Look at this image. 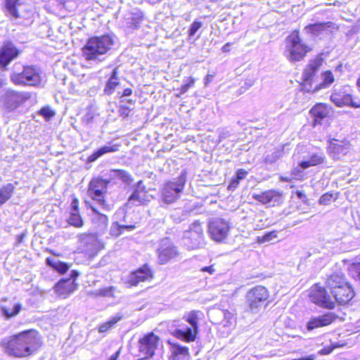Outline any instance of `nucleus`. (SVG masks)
I'll use <instances>...</instances> for the list:
<instances>
[{
  "label": "nucleus",
  "instance_id": "obj_50",
  "mask_svg": "<svg viewBox=\"0 0 360 360\" xmlns=\"http://www.w3.org/2000/svg\"><path fill=\"white\" fill-rule=\"evenodd\" d=\"M335 198L333 196V193H324L323 195H322L321 196V198H319V203L321 205H328L330 203V202L334 200Z\"/></svg>",
  "mask_w": 360,
  "mask_h": 360
},
{
  "label": "nucleus",
  "instance_id": "obj_16",
  "mask_svg": "<svg viewBox=\"0 0 360 360\" xmlns=\"http://www.w3.org/2000/svg\"><path fill=\"white\" fill-rule=\"evenodd\" d=\"M14 300L15 299L8 300L7 297H3L0 300V313L5 319L8 320L16 316L22 309V304Z\"/></svg>",
  "mask_w": 360,
  "mask_h": 360
},
{
  "label": "nucleus",
  "instance_id": "obj_4",
  "mask_svg": "<svg viewBox=\"0 0 360 360\" xmlns=\"http://www.w3.org/2000/svg\"><path fill=\"white\" fill-rule=\"evenodd\" d=\"M310 49L302 43L297 31H294L286 39V56L291 62L302 60Z\"/></svg>",
  "mask_w": 360,
  "mask_h": 360
},
{
  "label": "nucleus",
  "instance_id": "obj_54",
  "mask_svg": "<svg viewBox=\"0 0 360 360\" xmlns=\"http://www.w3.org/2000/svg\"><path fill=\"white\" fill-rule=\"evenodd\" d=\"M248 174V172L243 169H240L237 171L236 173V179L239 181L242 179H244Z\"/></svg>",
  "mask_w": 360,
  "mask_h": 360
},
{
  "label": "nucleus",
  "instance_id": "obj_15",
  "mask_svg": "<svg viewBox=\"0 0 360 360\" xmlns=\"http://www.w3.org/2000/svg\"><path fill=\"white\" fill-rule=\"evenodd\" d=\"M23 0H4L3 11L6 16L11 19H18L22 17L25 11Z\"/></svg>",
  "mask_w": 360,
  "mask_h": 360
},
{
  "label": "nucleus",
  "instance_id": "obj_24",
  "mask_svg": "<svg viewBox=\"0 0 360 360\" xmlns=\"http://www.w3.org/2000/svg\"><path fill=\"white\" fill-rule=\"evenodd\" d=\"M333 297L340 304L348 303L354 296V292L350 285L347 284L340 288L333 290Z\"/></svg>",
  "mask_w": 360,
  "mask_h": 360
},
{
  "label": "nucleus",
  "instance_id": "obj_56",
  "mask_svg": "<svg viewBox=\"0 0 360 360\" xmlns=\"http://www.w3.org/2000/svg\"><path fill=\"white\" fill-rule=\"evenodd\" d=\"M238 184H239L238 180H237L236 179H233L231 181V182L230 183V184L229 185V189L232 190V191L235 190L238 187Z\"/></svg>",
  "mask_w": 360,
  "mask_h": 360
},
{
  "label": "nucleus",
  "instance_id": "obj_42",
  "mask_svg": "<svg viewBox=\"0 0 360 360\" xmlns=\"http://www.w3.org/2000/svg\"><path fill=\"white\" fill-rule=\"evenodd\" d=\"M120 87V79L117 76V68H115L106 84L105 90H113Z\"/></svg>",
  "mask_w": 360,
  "mask_h": 360
},
{
  "label": "nucleus",
  "instance_id": "obj_47",
  "mask_svg": "<svg viewBox=\"0 0 360 360\" xmlns=\"http://www.w3.org/2000/svg\"><path fill=\"white\" fill-rule=\"evenodd\" d=\"M348 269L350 276L360 285V262L352 263Z\"/></svg>",
  "mask_w": 360,
  "mask_h": 360
},
{
  "label": "nucleus",
  "instance_id": "obj_38",
  "mask_svg": "<svg viewBox=\"0 0 360 360\" xmlns=\"http://www.w3.org/2000/svg\"><path fill=\"white\" fill-rule=\"evenodd\" d=\"M6 97V101L3 103V105H4L6 108L13 109L18 105V95L15 91H7Z\"/></svg>",
  "mask_w": 360,
  "mask_h": 360
},
{
  "label": "nucleus",
  "instance_id": "obj_62",
  "mask_svg": "<svg viewBox=\"0 0 360 360\" xmlns=\"http://www.w3.org/2000/svg\"><path fill=\"white\" fill-rule=\"evenodd\" d=\"M280 179H281V181H285V182H290L291 181V178L287 177V176H281Z\"/></svg>",
  "mask_w": 360,
  "mask_h": 360
},
{
  "label": "nucleus",
  "instance_id": "obj_9",
  "mask_svg": "<svg viewBox=\"0 0 360 360\" xmlns=\"http://www.w3.org/2000/svg\"><path fill=\"white\" fill-rule=\"evenodd\" d=\"M186 245L190 249L200 248L204 245V234L201 224L198 221L192 223L184 233Z\"/></svg>",
  "mask_w": 360,
  "mask_h": 360
},
{
  "label": "nucleus",
  "instance_id": "obj_40",
  "mask_svg": "<svg viewBox=\"0 0 360 360\" xmlns=\"http://www.w3.org/2000/svg\"><path fill=\"white\" fill-rule=\"evenodd\" d=\"M219 313L224 317L223 320L221 321V324L224 327L229 328L234 325L236 322V318L233 312H231L228 310H220Z\"/></svg>",
  "mask_w": 360,
  "mask_h": 360
},
{
  "label": "nucleus",
  "instance_id": "obj_64",
  "mask_svg": "<svg viewBox=\"0 0 360 360\" xmlns=\"http://www.w3.org/2000/svg\"><path fill=\"white\" fill-rule=\"evenodd\" d=\"M297 195L300 198H302L303 196H304V194L303 193V192L302 191H297Z\"/></svg>",
  "mask_w": 360,
  "mask_h": 360
},
{
  "label": "nucleus",
  "instance_id": "obj_53",
  "mask_svg": "<svg viewBox=\"0 0 360 360\" xmlns=\"http://www.w3.org/2000/svg\"><path fill=\"white\" fill-rule=\"evenodd\" d=\"M130 109L128 107H124L123 105H121L119 109V113L120 115L123 117L124 118L128 117L130 113Z\"/></svg>",
  "mask_w": 360,
  "mask_h": 360
},
{
  "label": "nucleus",
  "instance_id": "obj_51",
  "mask_svg": "<svg viewBox=\"0 0 360 360\" xmlns=\"http://www.w3.org/2000/svg\"><path fill=\"white\" fill-rule=\"evenodd\" d=\"M202 27V22L200 21H194L190 26L188 35L190 37H193L197 31Z\"/></svg>",
  "mask_w": 360,
  "mask_h": 360
},
{
  "label": "nucleus",
  "instance_id": "obj_12",
  "mask_svg": "<svg viewBox=\"0 0 360 360\" xmlns=\"http://www.w3.org/2000/svg\"><path fill=\"white\" fill-rule=\"evenodd\" d=\"M79 273L73 270L70 273V278L61 279L54 286L56 292L61 297H66L77 290V284L75 279L79 276Z\"/></svg>",
  "mask_w": 360,
  "mask_h": 360
},
{
  "label": "nucleus",
  "instance_id": "obj_36",
  "mask_svg": "<svg viewBox=\"0 0 360 360\" xmlns=\"http://www.w3.org/2000/svg\"><path fill=\"white\" fill-rule=\"evenodd\" d=\"M46 263L60 274L65 273L70 268V266L58 260H53L49 257L46 258Z\"/></svg>",
  "mask_w": 360,
  "mask_h": 360
},
{
  "label": "nucleus",
  "instance_id": "obj_29",
  "mask_svg": "<svg viewBox=\"0 0 360 360\" xmlns=\"http://www.w3.org/2000/svg\"><path fill=\"white\" fill-rule=\"evenodd\" d=\"M330 100L338 107L349 105H354L352 102L351 96L349 94H345V91L334 92L330 96Z\"/></svg>",
  "mask_w": 360,
  "mask_h": 360
},
{
  "label": "nucleus",
  "instance_id": "obj_1",
  "mask_svg": "<svg viewBox=\"0 0 360 360\" xmlns=\"http://www.w3.org/2000/svg\"><path fill=\"white\" fill-rule=\"evenodd\" d=\"M1 346L7 355L24 358L34 354L40 347L41 342L37 332L29 330L4 338Z\"/></svg>",
  "mask_w": 360,
  "mask_h": 360
},
{
  "label": "nucleus",
  "instance_id": "obj_61",
  "mask_svg": "<svg viewBox=\"0 0 360 360\" xmlns=\"http://www.w3.org/2000/svg\"><path fill=\"white\" fill-rule=\"evenodd\" d=\"M119 354H120V352H119V351H117V352H115L114 354H112V355L110 357L109 360H117V358H118Z\"/></svg>",
  "mask_w": 360,
  "mask_h": 360
},
{
  "label": "nucleus",
  "instance_id": "obj_17",
  "mask_svg": "<svg viewBox=\"0 0 360 360\" xmlns=\"http://www.w3.org/2000/svg\"><path fill=\"white\" fill-rule=\"evenodd\" d=\"M351 146L348 141L332 139L329 141L328 152L333 159H340L350 150Z\"/></svg>",
  "mask_w": 360,
  "mask_h": 360
},
{
  "label": "nucleus",
  "instance_id": "obj_44",
  "mask_svg": "<svg viewBox=\"0 0 360 360\" xmlns=\"http://www.w3.org/2000/svg\"><path fill=\"white\" fill-rule=\"evenodd\" d=\"M93 221L98 231H103L108 226V219L106 215L97 213L93 219Z\"/></svg>",
  "mask_w": 360,
  "mask_h": 360
},
{
  "label": "nucleus",
  "instance_id": "obj_26",
  "mask_svg": "<svg viewBox=\"0 0 360 360\" xmlns=\"http://www.w3.org/2000/svg\"><path fill=\"white\" fill-rule=\"evenodd\" d=\"M68 221L70 225L76 228H80L83 226V221L79 212V200L76 198H74L71 202L70 216Z\"/></svg>",
  "mask_w": 360,
  "mask_h": 360
},
{
  "label": "nucleus",
  "instance_id": "obj_46",
  "mask_svg": "<svg viewBox=\"0 0 360 360\" xmlns=\"http://www.w3.org/2000/svg\"><path fill=\"white\" fill-rule=\"evenodd\" d=\"M96 115H98L96 110L93 106H91L87 108L85 115L82 118V122L83 124L89 125L94 122V119Z\"/></svg>",
  "mask_w": 360,
  "mask_h": 360
},
{
  "label": "nucleus",
  "instance_id": "obj_30",
  "mask_svg": "<svg viewBox=\"0 0 360 360\" xmlns=\"http://www.w3.org/2000/svg\"><path fill=\"white\" fill-rule=\"evenodd\" d=\"M189 352L186 347L174 344L171 347L170 360H188Z\"/></svg>",
  "mask_w": 360,
  "mask_h": 360
},
{
  "label": "nucleus",
  "instance_id": "obj_45",
  "mask_svg": "<svg viewBox=\"0 0 360 360\" xmlns=\"http://www.w3.org/2000/svg\"><path fill=\"white\" fill-rule=\"evenodd\" d=\"M122 319V316L116 315L112 317L109 321L102 323L99 328L98 331L100 333L107 332L108 330L114 327V326Z\"/></svg>",
  "mask_w": 360,
  "mask_h": 360
},
{
  "label": "nucleus",
  "instance_id": "obj_41",
  "mask_svg": "<svg viewBox=\"0 0 360 360\" xmlns=\"http://www.w3.org/2000/svg\"><path fill=\"white\" fill-rule=\"evenodd\" d=\"M135 228L134 225H120L118 222H114L110 228V234L113 236H119L124 230L132 231Z\"/></svg>",
  "mask_w": 360,
  "mask_h": 360
},
{
  "label": "nucleus",
  "instance_id": "obj_32",
  "mask_svg": "<svg viewBox=\"0 0 360 360\" xmlns=\"http://www.w3.org/2000/svg\"><path fill=\"white\" fill-rule=\"evenodd\" d=\"M109 177L110 179H119L125 185H130L133 182L132 176L126 170L124 169H111L109 172Z\"/></svg>",
  "mask_w": 360,
  "mask_h": 360
},
{
  "label": "nucleus",
  "instance_id": "obj_23",
  "mask_svg": "<svg viewBox=\"0 0 360 360\" xmlns=\"http://www.w3.org/2000/svg\"><path fill=\"white\" fill-rule=\"evenodd\" d=\"M321 65L322 58L319 57H316L309 62L302 74V79L304 85L311 86L314 77Z\"/></svg>",
  "mask_w": 360,
  "mask_h": 360
},
{
  "label": "nucleus",
  "instance_id": "obj_52",
  "mask_svg": "<svg viewBox=\"0 0 360 360\" xmlns=\"http://www.w3.org/2000/svg\"><path fill=\"white\" fill-rule=\"evenodd\" d=\"M114 290L115 288L112 286L103 288L98 290L96 295L99 296H112V292Z\"/></svg>",
  "mask_w": 360,
  "mask_h": 360
},
{
  "label": "nucleus",
  "instance_id": "obj_21",
  "mask_svg": "<svg viewBox=\"0 0 360 360\" xmlns=\"http://www.w3.org/2000/svg\"><path fill=\"white\" fill-rule=\"evenodd\" d=\"M148 196L143 181L136 183L135 188L128 199V203L132 205L145 204L148 201Z\"/></svg>",
  "mask_w": 360,
  "mask_h": 360
},
{
  "label": "nucleus",
  "instance_id": "obj_10",
  "mask_svg": "<svg viewBox=\"0 0 360 360\" xmlns=\"http://www.w3.org/2000/svg\"><path fill=\"white\" fill-rule=\"evenodd\" d=\"M158 254L159 263L165 264L177 257L179 252L172 241L169 238H165L160 242Z\"/></svg>",
  "mask_w": 360,
  "mask_h": 360
},
{
  "label": "nucleus",
  "instance_id": "obj_22",
  "mask_svg": "<svg viewBox=\"0 0 360 360\" xmlns=\"http://www.w3.org/2000/svg\"><path fill=\"white\" fill-rule=\"evenodd\" d=\"M337 316L331 312L311 318L307 324V329L312 330L315 328L323 327L330 325L335 319Z\"/></svg>",
  "mask_w": 360,
  "mask_h": 360
},
{
  "label": "nucleus",
  "instance_id": "obj_14",
  "mask_svg": "<svg viewBox=\"0 0 360 360\" xmlns=\"http://www.w3.org/2000/svg\"><path fill=\"white\" fill-rule=\"evenodd\" d=\"M311 300L323 307L333 309L335 307V302L333 299L328 295L326 290L318 285H314L310 292Z\"/></svg>",
  "mask_w": 360,
  "mask_h": 360
},
{
  "label": "nucleus",
  "instance_id": "obj_49",
  "mask_svg": "<svg viewBox=\"0 0 360 360\" xmlns=\"http://www.w3.org/2000/svg\"><path fill=\"white\" fill-rule=\"evenodd\" d=\"M39 114L46 120H49L55 115V112L51 108L46 106L41 108Z\"/></svg>",
  "mask_w": 360,
  "mask_h": 360
},
{
  "label": "nucleus",
  "instance_id": "obj_59",
  "mask_svg": "<svg viewBox=\"0 0 360 360\" xmlns=\"http://www.w3.org/2000/svg\"><path fill=\"white\" fill-rule=\"evenodd\" d=\"M213 77H214L213 75H207L205 79V84L210 82L212 80Z\"/></svg>",
  "mask_w": 360,
  "mask_h": 360
},
{
  "label": "nucleus",
  "instance_id": "obj_63",
  "mask_svg": "<svg viewBox=\"0 0 360 360\" xmlns=\"http://www.w3.org/2000/svg\"><path fill=\"white\" fill-rule=\"evenodd\" d=\"M5 83L6 80L3 77H0V88L4 87Z\"/></svg>",
  "mask_w": 360,
  "mask_h": 360
},
{
  "label": "nucleus",
  "instance_id": "obj_25",
  "mask_svg": "<svg viewBox=\"0 0 360 360\" xmlns=\"http://www.w3.org/2000/svg\"><path fill=\"white\" fill-rule=\"evenodd\" d=\"M310 113L314 117L313 126L321 124L322 120L327 117L330 113V108L324 103H317L310 110Z\"/></svg>",
  "mask_w": 360,
  "mask_h": 360
},
{
  "label": "nucleus",
  "instance_id": "obj_34",
  "mask_svg": "<svg viewBox=\"0 0 360 360\" xmlns=\"http://www.w3.org/2000/svg\"><path fill=\"white\" fill-rule=\"evenodd\" d=\"M14 185L11 183L6 184V185L0 187V205L4 204L11 198L14 192Z\"/></svg>",
  "mask_w": 360,
  "mask_h": 360
},
{
  "label": "nucleus",
  "instance_id": "obj_20",
  "mask_svg": "<svg viewBox=\"0 0 360 360\" xmlns=\"http://www.w3.org/2000/svg\"><path fill=\"white\" fill-rule=\"evenodd\" d=\"M20 53L19 50L11 42H6L0 49V65L7 66Z\"/></svg>",
  "mask_w": 360,
  "mask_h": 360
},
{
  "label": "nucleus",
  "instance_id": "obj_7",
  "mask_svg": "<svg viewBox=\"0 0 360 360\" xmlns=\"http://www.w3.org/2000/svg\"><path fill=\"white\" fill-rule=\"evenodd\" d=\"M186 321L188 325H182L174 331V335L186 342L194 341L198 333V317L196 311L190 312Z\"/></svg>",
  "mask_w": 360,
  "mask_h": 360
},
{
  "label": "nucleus",
  "instance_id": "obj_19",
  "mask_svg": "<svg viewBox=\"0 0 360 360\" xmlns=\"http://www.w3.org/2000/svg\"><path fill=\"white\" fill-rule=\"evenodd\" d=\"M153 278V272L150 267L145 264L136 271L130 274L128 278V283L136 286L141 282L150 281Z\"/></svg>",
  "mask_w": 360,
  "mask_h": 360
},
{
  "label": "nucleus",
  "instance_id": "obj_39",
  "mask_svg": "<svg viewBox=\"0 0 360 360\" xmlns=\"http://www.w3.org/2000/svg\"><path fill=\"white\" fill-rule=\"evenodd\" d=\"M328 27V26H327V23L319 22L307 25L304 27V30L307 33L317 36L320 34L323 31L326 30Z\"/></svg>",
  "mask_w": 360,
  "mask_h": 360
},
{
  "label": "nucleus",
  "instance_id": "obj_13",
  "mask_svg": "<svg viewBox=\"0 0 360 360\" xmlns=\"http://www.w3.org/2000/svg\"><path fill=\"white\" fill-rule=\"evenodd\" d=\"M160 339L153 333L144 335L139 340V352L146 357H151L154 355L158 348Z\"/></svg>",
  "mask_w": 360,
  "mask_h": 360
},
{
  "label": "nucleus",
  "instance_id": "obj_35",
  "mask_svg": "<svg viewBox=\"0 0 360 360\" xmlns=\"http://www.w3.org/2000/svg\"><path fill=\"white\" fill-rule=\"evenodd\" d=\"M283 155V150L281 148H275L268 152L264 158V162L266 165H273L279 160Z\"/></svg>",
  "mask_w": 360,
  "mask_h": 360
},
{
  "label": "nucleus",
  "instance_id": "obj_8",
  "mask_svg": "<svg viewBox=\"0 0 360 360\" xmlns=\"http://www.w3.org/2000/svg\"><path fill=\"white\" fill-rule=\"evenodd\" d=\"M110 180L97 177L92 179L89 184V196L103 207L105 205V195Z\"/></svg>",
  "mask_w": 360,
  "mask_h": 360
},
{
  "label": "nucleus",
  "instance_id": "obj_43",
  "mask_svg": "<svg viewBox=\"0 0 360 360\" xmlns=\"http://www.w3.org/2000/svg\"><path fill=\"white\" fill-rule=\"evenodd\" d=\"M322 82L319 84V86L314 90H319L320 89H326L334 82V77L330 71H326L321 75Z\"/></svg>",
  "mask_w": 360,
  "mask_h": 360
},
{
  "label": "nucleus",
  "instance_id": "obj_28",
  "mask_svg": "<svg viewBox=\"0 0 360 360\" xmlns=\"http://www.w3.org/2000/svg\"><path fill=\"white\" fill-rule=\"evenodd\" d=\"M348 284L342 273H336L330 275L326 281L327 286L330 289L333 294V290L340 288L343 285Z\"/></svg>",
  "mask_w": 360,
  "mask_h": 360
},
{
  "label": "nucleus",
  "instance_id": "obj_27",
  "mask_svg": "<svg viewBox=\"0 0 360 360\" xmlns=\"http://www.w3.org/2000/svg\"><path fill=\"white\" fill-rule=\"evenodd\" d=\"M120 145L117 143H110L108 145L104 146L94 153H93L91 155L88 157V162H92L96 161L98 158L103 156V155L108 153H114L118 151L120 149Z\"/></svg>",
  "mask_w": 360,
  "mask_h": 360
},
{
  "label": "nucleus",
  "instance_id": "obj_60",
  "mask_svg": "<svg viewBox=\"0 0 360 360\" xmlns=\"http://www.w3.org/2000/svg\"><path fill=\"white\" fill-rule=\"evenodd\" d=\"M131 91H124V94L121 96V98H122V102L124 101V99H125L126 97L129 96L131 94Z\"/></svg>",
  "mask_w": 360,
  "mask_h": 360
},
{
  "label": "nucleus",
  "instance_id": "obj_48",
  "mask_svg": "<svg viewBox=\"0 0 360 360\" xmlns=\"http://www.w3.org/2000/svg\"><path fill=\"white\" fill-rule=\"evenodd\" d=\"M278 236V232L276 231H272L266 233L263 236L257 238V242L259 243H264L269 242L271 240L276 238Z\"/></svg>",
  "mask_w": 360,
  "mask_h": 360
},
{
  "label": "nucleus",
  "instance_id": "obj_3",
  "mask_svg": "<svg viewBox=\"0 0 360 360\" xmlns=\"http://www.w3.org/2000/svg\"><path fill=\"white\" fill-rule=\"evenodd\" d=\"M186 181L185 173H181L174 181L165 183L160 190L162 201L166 204H172L176 202L181 197L185 187Z\"/></svg>",
  "mask_w": 360,
  "mask_h": 360
},
{
  "label": "nucleus",
  "instance_id": "obj_37",
  "mask_svg": "<svg viewBox=\"0 0 360 360\" xmlns=\"http://www.w3.org/2000/svg\"><path fill=\"white\" fill-rule=\"evenodd\" d=\"M143 19V13L139 10H134L127 18V24L131 27H138Z\"/></svg>",
  "mask_w": 360,
  "mask_h": 360
},
{
  "label": "nucleus",
  "instance_id": "obj_11",
  "mask_svg": "<svg viewBox=\"0 0 360 360\" xmlns=\"http://www.w3.org/2000/svg\"><path fill=\"white\" fill-rule=\"evenodd\" d=\"M229 229L227 221L222 219H215L210 222L208 232L214 240L221 242L227 237Z\"/></svg>",
  "mask_w": 360,
  "mask_h": 360
},
{
  "label": "nucleus",
  "instance_id": "obj_5",
  "mask_svg": "<svg viewBox=\"0 0 360 360\" xmlns=\"http://www.w3.org/2000/svg\"><path fill=\"white\" fill-rule=\"evenodd\" d=\"M15 84L39 87L41 78L39 70L34 66H25L21 72H13L11 76Z\"/></svg>",
  "mask_w": 360,
  "mask_h": 360
},
{
  "label": "nucleus",
  "instance_id": "obj_55",
  "mask_svg": "<svg viewBox=\"0 0 360 360\" xmlns=\"http://www.w3.org/2000/svg\"><path fill=\"white\" fill-rule=\"evenodd\" d=\"M25 236H26V233L25 232H23L21 234L18 235L16 236L15 245H20L23 241Z\"/></svg>",
  "mask_w": 360,
  "mask_h": 360
},
{
  "label": "nucleus",
  "instance_id": "obj_33",
  "mask_svg": "<svg viewBox=\"0 0 360 360\" xmlns=\"http://www.w3.org/2000/svg\"><path fill=\"white\" fill-rule=\"evenodd\" d=\"M325 155L322 153H316L311 155L308 160L300 162L299 166L302 169H307L311 166H316L322 164L325 160Z\"/></svg>",
  "mask_w": 360,
  "mask_h": 360
},
{
  "label": "nucleus",
  "instance_id": "obj_2",
  "mask_svg": "<svg viewBox=\"0 0 360 360\" xmlns=\"http://www.w3.org/2000/svg\"><path fill=\"white\" fill-rule=\"evenodd\" d=\"M113 39L109 35L92 37L88 40L83 49V54L86 60H99L112 47Z\"/></svg>",
  "mask_w": 360,
  "mask_h": 360
},
{
  "label": "nucleus",
  "instance_id": "obj_31",
  "mask_svg": "<svg viewBox=\"0 0 360 360\" xmlns=\"http://www.w3.org/2000/svg\"><path fill=\"white\" fill-rule=\"evenodd\" d=\"M255 199L262 202L263 204H268L271 202L275 203L279 200L280 194L276 191L269 190L264 191L261 194L257 195L255 196Z\"/></svg>",
  "mask_w": 360,
  "mask_h": 360
},
{
  "label": "nucleus",
  "instance_id": "obj_18",
  "mask_svg": "<svg viewBox=\"0 0 360 360\" xmlns=\"http://www.w3.org/2000/svg\"><path fill=\"white\" fill-rule=\"evenodd\" d=\"M80 247L89 255H93L100 248V243L96 234L83 233L79 236Z\"/></svg>",
  "mask_w": 360,
  "mask_h": 360
},
{
  "label": "nucleus",
  "instance_id": "obj_58",
  "mask_svg": "<svg viewBox=\"0 0 360 360\" xmlns=\"http://www.w3.org/2000/svg\"><path fill=\"white\" fill-rule=\"evenodd\" d=\"M231 43H226L221 49L223 52H229L230 51Z\"/></svg>",
  "mask_w": 360,
  "mask_h": 360
},
{
  "label": "nucleus",
  "instance_id": "obj_6",
  "mask_svg": "<svg viewBox=\"0 0 360 360\" xmlns=\"http://www.w3.org/2000/svg\"><path fill=\"white\" fill-rule=\"evenodd\" d=\"M269 297L267 288L262 285H257L248 290L246 294V302L249 311L252 314L258 313Z\"/></svg>",
  "mask_w": 360,
  "mask_h": 360
},
{
  "label": "nucleus",
  "instance_id": "obj_57",
  "mask_svg": "<svg viewBox=\"0 0 360 360\" xmlns=\"http://www.w3.org/2000/svg\"><path fill=\"white\" fill-rule=\"evenodd\" d=\"M201 270L202 271L208 272L210 274H212L215 271L212 266L203 267Z\"/></svg>",
  "mask_w": 360,
  "mask_h": 360
}]
</instances>
